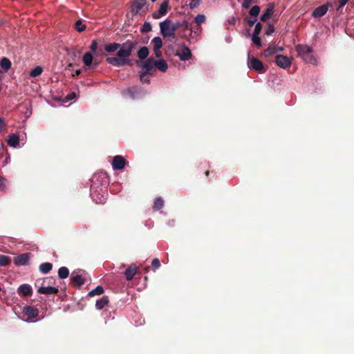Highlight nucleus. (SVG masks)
<instances>
[{"label":"nucleus","instance_id":"nucleus-1","mask_svg":"<svg viewBox=\"0 0 354 354\" xmlns=\"http://www.w3.org/2000/svg\"><path fill=\"white\" fill-rule=\"evenodd\" d=\"M138 44V41L136 40H127L120 44L117 53L118 57H107L106 59V62L117 67L131 65V60L128 57L131 55L133 50Z\"/></svg>","mask_w":354,"mask_h":354},{"label":"nucleus","instance_id":"nucleus-2","mask_svg":"<svg viewBox=\"0 0 354 354\" xmlns=\"http://www.w3.org/2000/svg\"><path fill=\"white\" fill-rule=\"evenodd\" d=\"M296 51L305 62L309 63L315 62V59L313 55V49L310 46L299 44L296 46Z\"/></svg>","mask_w":354,"mask_h":354},{"label":"nucleus","instance_id":"nucleus-3","mask_svg":"<svg viewBox=\"0 0 354 354\" xmlns=\"http://www.w3.org/2000/svg\"><path fill=\"white\" fill-rule=\"evenodd\" d=\"M160 33L164 38L174 37V29L172 28L171 20L167 19L160 23Z\"/></svg>","mask_w":354,"mask_h":354},{"label":"nucleus","instance_id":"nucleus-4","mask_svg":"<svg viewBox=\"0 0 354 354\" xmlns=\"http://www.w3.org/2000/svg\"><path fill=\"white\" fill-rule=\"evenodd\" d=\"M147 4V0H132L130 3V11L132 15H136L141 14V12L144 10Z\"/></svg>","mask_w":354,"mask_h":354},{"label":"nucleus","instance_id":"nucleus-5","mask_svg":"<svg viewBox=\"0 0 354 354\" xmlns=\"http://www.w3.org/2000/svg\"><path fill=\"white\" fill-rule=\"evenodd\" d=\"M248 64L250 68L253 69L259 73H263L266 72V69L261 61H260L255 57H252L250 58L249 53L248 55Z\"/></svg>","mask_w":354,"mask_h":354},{"label":"nucleus","instance_id":"nucleus-6","mask_svg":"<svg viewBox=\"0 0 354 354\" xmlns=\"http://www.w3.org/2000/svg\"><path fill=\"white\" fill-rule=\"evenodd\" d=\"M275 63L279 67L286 69L290 66L292 59L283 55H277L275 57Z\"/></svg>","mask_w":354,"mask_h":354},{"label":"nucleus","instance_id":"nucleus-7","mask_svg":"<svg viewBox=\"0 0 354 354\" xmlns=\"http://www.w3.org/2000/svg\"><path fill=\"white\" fill-rule=\"evenodd\" d=\"M128 162L122 156H115L113 157L112 167L114 170H121L124 168Z\"/></svg>","mask_w":354,"mask_h":354},{"label":"nucleus","instance_id":"nucleus-8","mask_svg":"<svg viewBox=\"0 0 354 354\" xmlns=\"http://www.w3.org/2000/svg\"><path fill=\"white\" fill-rule=\"evenodd\" d=\"M46 280H44L42 284L37 289V292L44 295H56L58 293L59 290L57 288L53 286H45L44 283Z\"/></svg>","mask_w":354,"mask_h":354},{"label":"nucleus","instance_id":"nucleus-9","mask_svg":"<svg viewBox=\"0 0 354 354\" xmlns=\"http://www.w3.org/2000/svg\"><path fill=\"white\" fill-rule=\"evenodd\" d=\"M23 313L28 319H32L38 317L39 310L32 306H25L23 308Z\"/></svg>","mask_w":354,"mask_h":354},{"label":"nucleus","instance_id":"nucleus-10","mask_svg":"<svg viewBox=\"0 0 354 354\" xmlns=\"http://www.w3.org/2000/svg\"><path fill=\"white\" fill-rule=\"evenodd\" d=\"M80 270L73 271L71 274V281L77 287H81L84 284L85 280L80 274Z\"/></svg>","mask_w":354,"mask_h":354},{"label":"nucleus","instance_id":"nucleus-11","mask_svg":"<svg viewBox=\"0 0 354 354\" xmlns=\"http://www.w3.org/2000/svg\"><path fill=\"white\" fill-rule=\"evenodd\" d=\"M329 6H332V4L330 3H328L326 4L322 5L316 8L313 10V12L312 13V16L315 18L322 17L326 13Z\"/></svg>","mask_w":354,"mask_h":354},{"label":"nucleus","instance_id":"nucleus-12","mask_svg":"<svg viewBox=\"0 0 354 354\" xmlns=\"http://www.w3.org/2000/svg\"><path fill=\"white\" fill-rule=\"evenodd\" d=\"M30 258V253H24L14 258V263L16 266H26L28 263Z\"/></svg>","mask_w":354,"mask_h":354},{"label":"nucleus","instance_id":"nucleus-13","mask_svg":"<svg viewBox=\"0 0 354 354\" xmlns=\"http://www.w3.org/2000/svg\"><path fill=\"white\" fill-rule=\"evenodd\" d=\"M168 8V2L165 1L162 2L158 9V12H153L152 14V17L153 19H159L163 16H165L167 12Z\"/></svg>","mask_w":354,"mask_h":354},{"label":"nucleus","instance_id":"nucleus-14","mask_svg":"<svg viewBox=\"0 0 354 354\" xmlns=\"http://www.w3.org/2000/svg\"><path fill=\"white\" fill-rule=\"evenodd\" d=\"M142 67L146 70L145 73L152 75L155 71V59L153 57L147 59L142 64Z\"/></svg>","mask_w":354,"mask_h":354},{"label":"nucleus","instance_id":"nucleus-15","mask_svg":"<svg viewBox=\"0 0 354 354\" xmlns=\"http://www.w3.org/2000/svg\"><path fill=\"white\" fill-rule=\"evenodd\" d=\"M274 11V4L273 3H270L264 13L261 16V21L263 22L267 21L273 15Z\"/></svg>","mask_w":354,"mask_h":354},{"label":"nucleus","instance_id":"nucleus-16","mask_svg":"<svg viewBox=\"0 0 354 354\" xmlns=\"http://www.w3.org/2000/svg\"><path fill=\"white\" fill-rule=\"evenodd\" d=\"M138 268L136 264H131L124 272L125 278L127 281L133 279L137 272Z\"/></svg>","mask_w":354,"mask_h":354},{"label":"nucleus","instance_id":"nucleus-17","mask_svg":"<svg viewBox=\"0 0 354 354\" xmlns=\"http://www.w3.org/2000/svg\"><path fill=\"white\" fill-rule=\"evenodd\" d=\"M17 292L23 297H28L32 295V289L30 285L25 283L18 288Z\"/></svg>","mask_w":354,"mask_h":354},{"label":"nucleus","instance_id":"nucleus-18","mask_svg":"<svg viewBox=\"0 0 354 354\" xmlns=\"http://www.w3.org/2000/svg\"><path fill=\"white\" fill-rule=\"evenodd\" d=\"M176 55L178 56L181 60L185 61L191 58L192 53L188 47L183 46L181 52L177 53Z\"/></svg>","mask_w":354,"mask_h":354},{"label":"nucleus","instance_id":"nucleus-19","mask_svg":"<svg viewBox=\"0 0 354 354\" xmlns=\"http://www.w3.org/2000/svg\"><path fill=\"white\" fill-rule=\"evenodd\" d=\"M8 145L13 147H17L19 143V137L16 134H10L7 139Z\"/></svg>","mask_w":354,"mask_h":354},{"label":"nucleus","instance_id":"nucleus-20","mask_svg":"<svg viewBox=\"0 0 354 354\" xmlns=\"http://www.w3.org/2000/svg\"><path fill=\"white\" fill-rule=\"evenodd\" d=\"M109 302V297L106 295H104L100 299H99L96 301L95 307L98 310H102L106 306L108 305Z\"/></svg>","mask_w":354,"mask_h":354},{"label":"nucleus","instance_id":"nucleus-21","mask_svg":"<svg viewBox=\"0 0 354 354\" xmlns=\"http://www.w3.org/2000/svg\"><path fill=\"white\" fill-rule=\"evenodd\" d=\"M0 66H1V68L3 69V71L5 73H7L9 71V69L11 68L12 63L8 58L3 57L0 60Z\"/></svg>","mask_w":354,"mask_h":354},{"label":"nucleus","instance_id":"nucleus-22","mask_svg":"<svg viewBox=\"0 0 354 354\" xmlns=\"http://www.w3.org/2000/svg\"><path fill=\"white\" fill-rule=\"evenodd\" d=\"M155 68L161 72H165L168 68V65L165 60L160 59L155 60Z\"/></svg>","mask_w":354,"mask_h":354},{"label":"nucleus","instance_id":"nucleus-23","mask_svg":"<svg viewBox=\"0 0 354 354\" xmlns=\"http://www.w3.org/2000/svg\"><path fill=\"white\" fill-rule=\"evenodd\" d=\"M165 205V201L161 197H158L155 199L153 205V209L154 211H158L163 208Z\"/></svg>","mask_w":354,"mask_h":354},{"label":"nucleus","instance_id":"nucleus-24","mask_svg":"<svg viewBox=\"0 0 354 354\" xmlns=\"http://www.w3.org/2000/svg\"><path fill=\"white\" fill-rule=\"evenodd\" d=\"M149 53L148 48L143 46L139 49L137 53V55L140 59H145L148 57Z\"/></svg>","mask_w":354,"mask_h":354},{"label":"nucleus","instance_id":"nucleus-25","mask_svg":"<svg viewBox=\"0 0 354 354\" xmlns=\"http://www.w3.org/2000/svg\"><path fill=\"white\" fill-rule=\"evenodd\" d=\"M93 57L92 54L89 52L86 53L84 55L83 58H82V61L86 66H90L93 63Z\"/></svg>","mask_w":354,"mask_h":354},{"label":"nucleus","instance_id":"nucleus-26","mask_svg":"<svg viewBox=\"0 0 354 354\" xmlns=\"http://www.w3.org/2000/svg\"><path fill=\"white\" fill-rule=\"evenodd\" d=\"M53 268V265L50 263L46 262L43 263L39 266V270L42 273L47 274Z\"/></svg>","mask_w":354,"mask_h":354},{"label":"nucleus","instance_id":"nucleus-27","mask_svg":"<svg viewBox=\"0 0 354 354\" xmlns=\"http://www.w3.org/2000/svg\"><path fill=\"white\" fill-rule=\"evenodd\" d=\"M120 47V44L118 43H111L105 46V50L109 53H114L115 51L119 50Z\"/></svg>","mask_w":354,"mask_h":354},{"label":"nucleus","instance_id":"nucleus-28","mask_svg":"<svg viewBox=\"0 0 354 354\" xmlns=\"http://www.w3.org/2000/svg\"><path fill=\"white\" fill-rule=\"evenodd\" d=\"M104 288L102 286H97L95 288H94L93 290H91L88 295L89 297H93L95 295H102L103 292H104Z\"/></svg>","mask_w":354,"mask_h":354},{"label":"nucleus","instance_id":"nucleus-29","mask_svg":"<svg viewBox=\"0 0 354 354\" xmlns=\"http://www.w3.org/2000/svg\"><path fill=\"white\" fill-rule=\"evenodd\" d=\"M42 72L43 68L41 66H37L30 71L29 75L32 77H36L40 75L42 73Z\"/></svg>","mask_w":354,"mask_h":354},{"label":"nucleus","instance_id":"nucleus-30","mask_svg":"<svg viewBox=\"0 0 354 354\" xmlns=\"http://www.w3.org/2000/svg\"><path fill=\"white\" fill-rule=\"evenodd\" d=\"M69 275V270L66 267H61L58 270V276L60 279H66Z\"/></svg>","mask_w":354,"mask_h":354},{"label":"nucleus","instance_id":"nucleus-31","mask_svg":"<svg viewBox=\"0 0 354 354\" xmlns=\"http://www.w3.org/2000/svg\"><path fill=\"white\" fill-rule=\"evenodd\" d=\"M11 263L10 258L8 256L0 254V266H7Z\"/></svg>","mask_w":354,"mask_h":354},{"label":"nucleus","instance_id":"nucleus-32","mask_svg":"<svg viewBox=\"0 0 354 354\" xmlns=\"http://www.w3.org/2000/svg\"><path fill=\"white\" fill-rule=\"evenodd\" d=\"M151 42L153 44V48H156L157 50L158 48H161L162 46V41L160 37H155Z\"/></svg>","mask_w":354,"mask_h":354},{"label":"nucleus","instance_id":"nucleus-33","mask_svg":"<svg viewBox=\"0 0 354 354\" xmlns=\"http://www.w3.org/2000/svg\"><path fill=\"white\" fill-rule=\"evenodd\" d=\"M277 52V48L275 46H270L267 49L264 50L265 57H269L274 55Z\"/></svg>","mask_w":354,"mask_h":354},{"label":"nucleus","instance_id":"nucleus-34","mask_svg":"<svg viewBox=\"0 0 354 354\" xmlns=\"http://www.w3.org/2000/svg\"><path fill=\"white\" fill-rule=\"evenodd\" d=\"M75 28L78 32H82L86 29V25L82 23L81 19H79L75 23Z\"/></svg>","mask_w":354,"mask_h":354},{"label":"nucleus","instance_id":"nucleus-35","mask_svg":"<svg viewBox=\"0 0 354 354\" xmlns=\"http://www.w3.org/2000/svg\"><path fill=\"white\" fill-rule=\"evenodd\" d=\"M206 17L204 15H197L194 18V21L198 26H201L205 21Z\"/></svg>","mask_w":354,"mask_h":354},{"label":"nucleus","instance_id":"nucleus-36","mask_svg":"<svg viewBox=\"0 0 354 354\" xmlns=\"http://www.w3.org/2000/svg\"><path fill=\"white\" fill-rule=\"evenodd\" d=\"M260 12V7L254 6L250 10L249 13L252 17H257Z\"/></svg>","mask_w":354,"mask_h":354},{"label":"nucleus","instance_id":"nucleus-37","mask_svg":"<svg viewBox=\"0 0 354 354\" xmlns=\"http://www.w3.org/2000/svg\"><path fill=\"white\" fill-rule=\"evenodd\" d=\"M150 74H148V73H146L145 72H143L142 73L140 74V81L142 82V83H149L150 82V79L149 77V75Z\"/></svg>","mask_w":354,"mask_h":354},{"label":"nucleus","instance_id":"nucleus-38","mask_svg":"<svg viewBox=\"0 0 354 354\" xmlns=\"http://www.w3.org/2000/svg\"><path fill=\"white\" fill-rule=\"evenodd\" d=\"M180 27H183L184 30H190V36H192L193 30L192 28H190L189 22L187 20H184L180 23Z\"/></svg>","mask_w":354,"mask_h":354},{"label":"nucleus","instance_id":"nucleus-39","mask_svg":"<svg viewBox=\"0 0 354 354\" xmlns=\"http://www.w3.org/2000/svg\"><path fill=\"white\" fill-rule=\"evenodd\" d=\"M151 30V25L149 22H145L141 28V32L144 33V32H149Z\"/></svg>","mask_w":354,"mask_h":354},{"label":"nucleus","instance_id":"nucleus-40","mask_svg":"<svg viewBox=\"0 0 354 354\" xmlns=\"http://www.w3.org/2000/svg\"><path fill=\"white\" fill-rule=\"evenodd\" d=\"M252 42L258 47L261 46V39L259 35H252Z\"/></svg>","mask_w":354,"mask_h":354},{"label":"nucleus","instance_id":"nucleus-41","mask_svg":"<svg viewBox=\"0 0 354 354\" xmlns=\"http://www.w3.org/2000/svg\"><path fill=\"white\" fill-rule=\"evenodd\" d=\"M261 28H262V25L261 24V23H259V22L257 23L255 25L254 32H253L252 35H259L261 32Z\"/></svg>","mask_w":354,"mask_h":354},{"label":"nucleus","instance_id":"nucleus-42","mask_svg":"<svg viewBox=\"0 0 354 354\" xmlns=\"http://www.w3.org/2000/svg\"><path fill=\"white\" fill-rule=\"evenodd\" d=\"M151 266L153 269L155 270L160 267V262L158 259L155 258L152 260Z\"/></svg>","mask_w":354,"mask_h":354},{"label":"nucleus","instance_id":"nucleus-43","mask_svg":"<svg viewBox=\"0 0 354 354\" xmlns=\"http://www.w3.org/2000/svg\"><path fill=\"white\" fill-rule=\"evenodd\" d=\"M201 3V0H192L189 4L191 9L197 8Z\"/></svg>","mask_w":354,"mask_h":354},{"label":"nucleus","instance_id":"nucleus-44","mask_svg":"<svg viewBox=\"0 0 354 354\" xmlns=\"http://www.w3.org/2000/svg\"><path fill=\"white\" fill-rule=\"evenodd\" d=\"M6 188V179L0 176V190L4 191Z\"/></svg>","mask_w":354,"mask_h":354},{"label":"nucleus","instance_id":"nucleus-45","mask_svg":"<svg viewBox=\"0 0 354 354\" xmlns=\"http://www.w3.org/2000/svg\"><path fill=\"white\" fill-rule=\"evenodd\" d=\"M274 32V27L273 26V25L269 24L268 25V28H267V30L266 31V34L267 35H270Z\"/></svg>","mask_w":354,"mask_h":354},{"label":"nucleus","instance_id":"nucleus-46","mask_svg":"<svg viewBox=\"0 0 354 354\" xmlns=\"http://www.w3.org/2000/svg\"><path fill=\"white\" fill-rule=\"evenodd\" d=\"M252 2V0H243V2L242 3V8H248L251 3Z\"/></svg>","mask_w":354,"mask_h":354},{"label":"nucleus","instance_id":"nucleus-47","mask_svg":"<svg viewBox=\"0 0 354 354\" xmlns=\"http://www.w3.org/2000/svg\"><path fill=\"white\" fill-rule=\"evenodd\" d=\"M91 50L94 53L97 50V43L95 40L92 41L91 46H90Z\"/></svg>","mask_w":354,"mask_h":354},{"label":"nucleus","instance_id":"nucleus-48","mask_svg":"<svg viewBox=\"0 0 354 354\" xmlns=\"http://www.w3.org/2000/svg\"><path fill=\"white\" fill-rule=\"evenodd\" d=\"M76 97V93L73 92L70 94H68L66 97H65V99L67 102L68 101H71L73 99H75Z\"/></svg>","mask_w":354,"mask_h":354},{"label":"nucleus","instance_id":"nucleus-49","mask_svg":"<svg viewBox=\"0 0 354 354\" xmlns=\"http://www.w3.org/2000/svg\"><path fill=\"white\" fill-rule=\"evenodd\" d=\"M245 20L250 27L253 26L255 22L257 21V19L246 18Z\"/></svg>","mask_w":354,"mask_h":354},{"label":"nucleus","instance_id":"nucleus-50","mask_svg":"<svg viewBox=\"0 0 354 354\" xmlns=\"http://www.w3.org/2000/svg\"><path fill=\"white\" fill-rule=\"evenodd\" d=\"M348 0H339V5L337 8V10H339L342 7L344 6L347 3Z\"/></svg>","mask_w":354,"mask_h":354},{"label":"nucleus","instance_id":"nucleus-51","mask_svg":"<svg viewBox=\"0 0 354 354\" xmlns=\"http://www.w3.org/2000/svg\"><path fill=\"white\" fill-rule=\"evenodd\" d=\"M6 150V146L3 143L0 144V158H2Z\"/></svg>","mask_w":354,"mask_h":354},{"label":"nucleus","instance_id":"nucleus-52","mask_svg":"<svg viewBox=\"0 0 354 354\" xmlns=\"http://www.w3.org/2000/svg\"><path fill=\"white\" fill-rule=\"evenodd\" d=\"M180 27V22L177 21L175 24L172 23V28L174 29V32Z\"/></svg>","mask_w":354,"mask_h":354},{"label":"nucleus","instance_id":"nucleus-53","mask_svg":"<svg viewBox=\"0 0 354 354\" xmlns=\"http://www.w3.org/2000/svg\"><path fill=\"white\" fill-rule=\"evenodd\" d=\"M160 48H153L154 53L156 57H160L162 56V52L160 50Z\"/></svg>","mask_w":354,"mask_h":354},{"label":"nucleus","instance_id":"nucleus-54","mask_svg":"<svg viewBox=\"0 0 354 354\" xmlns=\"http://www.w3.org/2000/svg\"><path fill=\"white\" fill-rule=\"evenodd\" d=\"M6 123L4 119L2 118H0V131H2V129L5 127Z\"/></svg>","mask_w":354,"mask_h":354},{"label":"nucleus","instance_id":"nucleus-55","mask_svg":"<svg viewBox=\"0 0 354 354\" xmlns=\"http://www.w3.org/2000/svg\"><path fill=\"white\" fill-rule=\"evenodd\" d=\"M201 31V28L200 27V26H198V27L195 30H193L192 33L194 32V34H198Z\"/></svg>","mask_w":354,"mask_h":354},{"label":"nucleus","instance_id":"nucleus-56","mask_svg":"<svg viewBox=\"0 0 354 354\" xmlns=\"http://www.w3.org/2000/svg\"><path fill=\"white\" fill-rule=\"evenodd\" d=\"M138 89H140V88L135 86V87H133V88H129V92H130V93H132V92H133V91H137V90H138Z\"/></svg>","mask_w":354,"mask_h":354},{"label":"nucleus","instance_id":"nucleus-57","mask_svg":"<svg viewBox=\"0 0 354 354\" xmlns=\"http://www.w3.org/2000/svg\"><path fill=\"white\" fill-rule=\"evenodd\" d=\"M277 48V51H282L283 50V48H281V47H279Z\"/></svg>","mask_w":354,"mask_h":354},{"label":"nucleus","instance_id":"nucleus-58","mask_svg":"<svg viewBox=\"0 0 354 354\" xmlns=\"http://www.w3.org/2000/svg\"><path fill=\"white\" fill-rule=\"evenodd\" d=\"M205 174L206 176H208L209 174V171H206Z\"/></svg>","mask_w":354,"mask_h":354},{"label":"nucleus","instance_id":"nucleus-59","mask_svg":"<svg viewBox=\"0 0 354 354\" xmlns=\"http://www.w3.org/2000/svg\"><path fill=\"white\" fill-rule=\"evenodd\" d=\"M75 73H76L77 75H78L80 73V71H79V70L77 71Z\"/></svg>","mask_w":354,"mask_h":354},{"label":"nucleus","instance_id":"nucleus-60","mask_svg":"<svg viewBox=\"0 0 354 354\" xmlns=\"http://www.w3.org/2000/svg\"><path fill=\"white\" fill-rule=\"evenodd\" d=\"M98 180V177H95V180H93V183L95 184V181Z\"/></svg>","mask_w":354,"mask_h":354},{"label":"nucleus","instance_id":"nucleus-61","mask_svg":"<svg viewBox=\"0 0 354 354\" xmlns=\"http://www.w3.org/2000/svg\"><path fill=\"white\" fill-rule=\"evenodd\" d=\"M97 64H98L97 62H94V66H97Z\"/></svg>","mask_w":354,"mask_h":354},{"label":"nucleus","instance_id":"nucleus-62","mask_svg":"<svg viewBox=\"0 0 354 354\" xmlns=\"http://www.w3.org/2000/svg\"><path fill=\"white\" fill-rule=\"evenodd\" d=\"M151 1L152 2H154V1H156V0H151Z\"/></svg>","mask_w":354,"mask_h":354}]
</instances>
